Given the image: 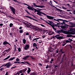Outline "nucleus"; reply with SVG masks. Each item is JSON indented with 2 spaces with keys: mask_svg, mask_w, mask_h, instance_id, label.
<instances>
[{
  "mask_svg": "<svg viewBox=\"0 0 75 75\" xmlns=\"http://www.w3.org/2000/svg\"><path fill=\"white\" fill-rule=\"evenodd\" d=\"M4 69L3 68H1L0 69V71H3V70Z\"/></svg>",
  "mask_w": 75,
  "mask_h": 75,
  "instance_id": "e2e57ef3",
  "label": "nucleus"
},
{
  "mask_svg": "<svg viewBox=\"0 0 75 75\" xmlns=\"http://www.w3.org/2000/svg\"><path fill=\"white\" fill-rule=\"evenodd\" d=\"M64 33L66 34H68V32H67L66 31H65L64 32Z\"/></svg>",
  "mask_w": 75,
  "mask_h": 75,
  "instance_id": "8fccbe9b",
  "label": "nucleus"
},
{
  "mask_svg": "<svg viewBox=\"0 0 75 75\" xmlns=\"http://www.w3.org/2000/svg\"><path fill=\"white\" fill-rule=\"evenodd\" d=\"M3 24L2 23H0V26H3Z\"/></svg>",
  "mask_w": 75,
  "mask_h": 75,
  "instance_id": "4d7b16f0",
  "label": "nucleus"
},
{
  "mask_svg": "<svg viewBox=\"0 0 75 75\" xmlns=\"http://www.w3.org/2000/svg\"><path fill=\"white\" fill-rule=\"evenodd\" d=\"M30 75H37V73L34 72L33 73H31Z\"/></svg>",
  "mask_w": 75,
  "mask_h": 75,
  "instance_id": "6ab92c4d",
  "label": "nucleus"
},
{
  "mask_svg": "<svg viewBox=\"0 0 75 75\" xmlns=\"http://www.w3.org/2000/svg\"><path fill=\"white\" fill-rule=\"evenodd\" d=\"M56 33H61V30H56L55 32Z\"/></svg>",
  "mask_w": 75,
  "mask_h": 75,
  "instance_id": "bb28decb",
  "label": "nucleus"
},
{
  "mask_svg": "<svg viewBox=\"0 0 75 75\" xmlns=\"http://www.w3.org/2000/svg\"><path fill=\"white\" fill-rule=\"evenodd\" d=\"M52 6L53 7V8H56V10L59 11H62V10H61V9H59L57 8V7H56L54 6Z\"/></svg>",
  "mask_w": 75,
  "mask_h": 75,
  "instance_id": "2eb2a0df",
  "label": "nucleus"
},
{
  "mask_svg": "<svg viewBox=\"0 0 75 75\" xmlns=\"http://www.w3.org/2000/svg\"><path fill=\"white\" fill-rule=\"evenodd\" d=\"M18 50L19 52H20L21 51V48H20V47L18 48Z\"/></svg>",
  "mask_w": 75,
  "mask_h": 75,
  "instance_id": "cd10ccee",
  "label": "nucleus"
},
{
  "mask_svg": "<svg viewBox=\"0 0 75 75\" xmlns=\"http://www.w3.org/2000/svg\"><path fill=\"white\" fill-rule=\"evenodd\" d=\"M54 34V33L53 32H52V30H50L49 31L48 33V35H53Z\"/></svg>",
  "mask_w": 75,
  "mask_h": 75,
  "instance_id": "0eeeda50",
  "label": "nucleus"
},
{
  "mask_svg": "<svg viewBox=\"0 0 75 75\" xmlns=\"http://www.w3.org/2000/svg\"><path fill=\"white\" fill-rule=\"evenodd\" d=\"M25 17H27V18H30V19H32V20H34L35 21H36L35 19H33V18H32L31 17H30V16H25Z\"/></svg>",
  "mask_w": 75,
  "mask_h": 75,
  "instance_id": "dca6fc26",
  "label": "nucleus"
},
{
  "mask_svg": "<svg viewBox=\"0 0 75 75\" xmlns=\"http://www.w3.org/2000/svg\"><path fill=\"white\" fill-rule=\"evenodd\" d=\"M29 48H30V45H26L24 47V48L25 50H27Z\"/></svg>",
  "mask_w": 75,
  "mask_h": 75,
  "instance_id": "423d86ee",
  "label": "nucleus"
},
{
  "mask_svg": "<svg viewBox=\"0 0 75 75\" xmlns=\"http://www.w3.org/2000/svg\"><path fill=\"white\" fill-rule=\"evenodd\" d=\"M26 35H29V33L27 32L26 33Z\"/></svg>",
  "mask_w": 75,
  "mask_h": 75,
  "instance_id": "c03bdc74",
  "label": "nucleus"
},
{
  "mask_svg": "<svg viewBox=\"0 0 75 75\" xmlns=\"http://www.w3.org/2000/svg\"><path fill=\"white\" fill-rule=\"evenodd\" d=\"M70 27H75V24H73L71 25H70Z\"/></svg>",
  "mask_w": 75,
  "mask_h": 75,
  "instance_id": "2f4dec72",
  "label": "nucleus"
},
{
  "mask_svg": "<svg viewBox=\"0 0 75 75\" xmlns=\"http://www.w3.org/2000/svg\"><path fill=\"white\" fill-rule=\"evenodd\" d=\"M11 66V64L10 63V62L8 63L7 64L5 65V67H6L8 68H10V66Z\"/></svg>",
  "mask_w": 75,
  "mask_h": 75,
  "instance_id": "39448f33",
  "label": "nucleus"
},
{
  "mask_svg": "<svg viewBox=\"0 0 75 75\" xmlns=\"http://www.w3.org/2000/svg\"><path fill=\"white\" fill-rule=\"evenodd\" d=\"M9 8L11 11H12L13 13L14 14H16V9H15L13 7L10 6Z\"/></svg>",
  "mask_w": 75,
  "mask_h": 75,
  "instance_id": "f03ea898",
  "label": "nucleus"
},
{
  "mask_svg": "<svg viewBox=\"0 0 75 75\" xmlns=\"http://www.w3.org/2000/svg\"><path fill=\"white\" fill-rule=\"evenodd\" d=\"M14 64H20V62H14Z\"/></svg>",
  "mask_w": 75,
  "mask_h": 75,
  "instance_id": "c756f323",
  "label": "nucleus"
},
{
  "mask_svg": "<svg viewBox=\"0 0 75 75\" xmlns=\"http://www.w3.org/2000/svg\"><path fill=\"white\" fill-rule=\"evenodd\" d=\"M16 61H17L18 62V61H19L20 59H19L18 58H17L16 59Z\"/></svg>",
  "mask_w": 75,
  "mask_h": 75,
  "instance_id": "4c0bfd02",
  "label": "nucleus"
},
{
  "mask_svg": "<svg viewBox=\"0 0 75 75\" xmlns=\"http://www.w3.org/2000/svg\"><path fill=\"white\" fill-rule=\"evenodd\" d=\"M23 44H25V43H26V40H25V39H23Z\"/></svg>",
  "mask_w": 75,
  "mask_h": 75,
  "instance_id": "393cba45",
  "label": "nucleus"
},
{
  "mask_svg": "<svg viewBox=\"0 0 75 75\" xmlns=\"http://www.w3.org/2000/svg\"><path fill=\"white\" fill-rule=\"evenodd\" d=\"M24 4V5H26V6H29V5L26 4Z\"/></svg>",
  "mask_w": 75,
  "mask_h": 75,
  "instance_id": "09e8293b",
  "label": "nucleus"
},
{
  "mask_svg": "<svg viewBox=\"0 0 75 75\" xmlns=\"http://www.w3.org/2000/svg\"><path fill=\"white\" fill-rule=\"evenodd\" d=\"M22 28H23V27L21 26L19 27V29L20 30H21V29H22Z\"/></svg>",
  "mask_w": 75,
  "mask_h": 75,
  "instance_id": "49530a36",
  "label": "nucleus"
},
{
  "mask_svg": "<svg viewBox=\"0 0 75 75\" xmlns=\"http://www.w3.org/2000/svg\"><path fill=\"white\" fill-rule=\"evenodd\" d=\"M38 65H40V66H42V64H41V63H39Z\"/></svg>",
  "mask_w": 75,
  "mask_h": 75,
  "instance_id": "6e6d98bb",
  "label": "nucleus"
},
{
  "mask_svg": "<svg viewBox=\"0 0 75 75\" xmlns=\"http://www.w3.org/2000/svg\"><path fill=\"white\" fill-rule=\"evenodd\" d=\"M33 47H37V44H36V43H34L33 44Z\"/></svg>",
  "mask_w": 75,
  "mask_h": 75,
  "instance_id": "c85d7f7f",
  "label": "nucleus"
},
{
  "mask_svg": "<svg viewBox=\"0 0 75 75\" xmlns=\"http://www.w3.org/2000/svg\"><path fill=\"white\" fill-rule=\"evenodd\" d=\"M10 57V56H9L7 57L6 58H5L4 59V61H5V60H7V59H8V58H9Z\"/></svg>",
  "mask_w": 75,
  "mask_h": 75,
  "instance_id": "412c9836",
  "label": "nucleus"
},
{
  "mask_svg": "<svg viewBox=\"0 0 75 75\" xmlns=\"http://www.w3.org/2000/svg\"><path fill=\"white\" fill-rule=\"evenodd\" d=\"M25 11H26V13H28V14H30V13H29V12H28V11H27V10H25Z\"/></svg>",
  "mask_w": 75,
  "mask_h": 75,
  "instance_id": "ea45409f",
  "label": "nucleus"
},
{
  "mask_svg": "<svg viewBox=\"0 0 75 75\" xmlns=\"http://www.w3.org/2000/svg\"><path fill=\"white\" fill-rule=\"evenodd\" d=\"M28 6L27 7V8H28V9L30 10H32V11H35V12H37V14L39 15V16H42V15H41V14H42L46 16L47 18H48V19H50V20H53V19H54V17L49 16L46 14H45V13L41 12H40V10H38L37 9H36L30 6Z\"/></svg>",
  "mask_w": 75,
  "mask_h": 75,
  "instance_id": "f257e3e1",
  "label": "nucleus"
},
{
  "mask_svg": "<svg viewBox=\"0 0 75 75\" xmlns=\"http://www.w3.org/2000/svg\"><path fill=\"white\" fill-rule=\"evenodd\" d=\"M54 38V36L50 38V40H52V38Z\"/></svg>",
  "mask_w": 75,
  "mask_h": 75,
  "instance_id": "3c124183",
  "label": "nucleus"
},
{
  "mask_svg": "<svg viewBox=\"0 0 75 75\" xmlns=\"http://www.w3.org/2000/svg\"><path fill=\"white\" fill-rule=\"evenodd\" d=\"M54 61V59H52L50 61L51 64H52V62Z\"/></svg>",
  "mask_w": 75,
  "mask_h": 75,
  "instance_id": "58836bf2",
  "label": "nucleus"
},
{
  "mask_svg": "<svg viewBox=\"0 0 75 75\" xmlns=\"http://www.w3.org/2000/svg\"><path fill=\"white\" fill-rule=\"evenodd\" d=\"M66 41V42L68 43V42H70L72 41V40L70 38H69V39L67 40Z\"/></svg>",
  "mask_w": 75,
  "mask_h": 75,
  "instance_id": "4468645a",
  "label": "nucleus"
},
{
  "mask_svg": "<svg viewBox=\"0 0 75 75\" xmlns=\"http://www.w3.org/2000/svg\"><path fill=\"white\" fill-rule=\"evenodd\" d=\"M20 75V73L19 72H17L16 74H14V75Z\"/></svg>",
  "mask_w": 75,
  "mask_h": 75,
  "instance_id": "f704fd0d",
  "label": "nucleus"
},
{
  "mask_svg": "<svg viewBox=\"0 0 75 75\" xmlns=\"http://www.w3.org/2000/svg\"><path fill=\"white\" fill-rule=\"evenodd\" d=\"M21 75H24V73H22L21 74Z\"/></svg>",
  "mask_w": 75,
  "mask_h": 75,
  "instance_id": "774afa93",
  "label": "nucleus"
},
{
  "mask_svg": "<svg viewBox=\"0 0 75 75\" xmlns=\"http://www.w3.org/2000/svg\"><path fill=\"white\" fill-rule=\"evenodd\" d=\"M20 64H25V63H24V62H20Z\"/></svg>",
  "mask_w": 75,
  "mask_h": 75,
  "instance_id": "864d4df0",
  "label": "nucleus"
},
{
  "mask_svg": "<svg viewBox=\"0 0 75 75\" xmlns=\"http://www.w3.org/2000/svg\"><path fill=\"white\" fill-rule=\"evenodd\" d=\"M67 37L68 38L71 37V35H67Z\"/></svg>",
  "mask_w": 75,
  "mask_h": 75,
  "instance_id": "c9c22d12",
  "label": "nucleus"
},
{
  "mask_svg": "<svg viewBox=\"0 0 75 75\" xmlns=\"http://www.w3.org/2000/svg\"><path fill=\"white\" fill-rule=\"evenodd\" d=\"M15 58H16V57H13V58H11L9 59L8 61H11L12 60H13V59H15Z\"/></svg>",
  "mask_w": 75,
  "mask_h": 75,
  "instance_id": "5701e85b",
  "label": "nucleus"
},
{
  "mask_svg": "<svg viewBox=\"0 0 75 75\" xmlns=\"http://www.w3.org/2000/svg\"><path fill=\"white\" fill-rule=\"evenodd\" d=\"M74 11V13H73V14H75V10H74V11Z\"/></svg>",
  "mask_w": 75,
  "mask_h": 75,
  "instance_id": "338daca9",
  "label": "nucleus"
},
{
  "mask_svg": "<svg viewBox=\"0 0 75 75\" xmlns=\"http://www.w3.org/2000/svg\"><path fill=\"white\" fill-rule=\"evenodd\" d=\"M26 27H28L29 28V27H30V25H29V24H28V23H27V24H26Z\"/></svg>",
  "mask_w": 75,
  "mask_h": 75,
  "instance_id": "473e14b6",
  "label": "nucleus"
},
{
  "mask_svg": "<svg viewBox=\"0 0 75 75\" xmlns=\"http://www.w3.org/2000/svg\"><path fill=\"white\" fill-rule=\"evenodd\" d=\"M19 32L20 34H22L23 33V30L21 29L19 30Z\"/></svg>",
  "mask_w": 75,
  "mask_h": 75,
  "instance_id": "aec40b11",
  "label": "nucleus"
},
{
  "mask_svg": "<svg viewBox=\"0 0 75 75\" xmlns=\"http://www.w3.org/2000/svg\"><path fill=\"white\" fill-rule=\"evenodd\" d=\"M62 29H67V28H68V26L66 25L62 26Z\"/></svg>",
  "mask_w": 75,
  "mask_h": 75,
  "instance_id": "f3484780",
  "label": "nucleus"
},
{
  "mask_svg": "<svg viewBox=\"0 0 75 75\" xmlns=\"http://www.w3.org/2000/svg\"><path fill=\"white\" fill-rule=\"evenodd\" d=\"M70 33L71 34H72L73 35H74V34H75V28L73 29V30L70 32Z\"/></svg>",
  "mask_w": 75,
  "mask_h": 75,
  "instance_id": "9b49d317",
  "label": "nucleus"
},
{
  "mask_svg": "<svg viewBox=\"0 0 75 75\" xmlns=\"http://www.w3.org/2000/svg\"><path fill=\"white\" fill-rule=\"evenodd\" d=\"M40 25H41V26H42V27H45V26L42 25V24H40Z\"/></svg>",
  "mask_w": 75,
  "mask_h": 75,
  "instance_id": "e433bc0d",
  "label": "nucleus"
},
{
  "mask_svg": "<svg viewBox=\"0 0 75 75\" xmlns=\"http://www.w3.org/2000/svg\"><path fill=\"white\" fill-rule=\"evenodd\" d=\"M30 57H33L30 55L26 56L24 57L22 59H24V60H26V59H27L28 58Z\"/></svg>",
  "mask_w": 75,
  "mask_h": 75,
  "instance_id": "1a4fd4ad",
  "label": "nucleus"
},
{
  "mask_svg": "<svg viewBox=\"0 0 75 75\" xmlns=\"http://www.w3.org/2000/svg\"><path fill=\"white\" fill-rule=\"evenodd\" d=\"M54 26H55V27H58V25H57L56 24L54 25Z\"/></svg>",
  "mask_w": 75,
  "mask_h": 75,
  "instance_id": "bf43d9fd",
  "label": "nucleus"
},
{
  "mask_svg": "<svg viewBox=\"0 0 75 75\" xmlns=\"http://www.w3.org/2000/svg\"><path fill=\"white\" fill-rule=\"evenodd\" d=\"M25 63H26L27 64H28V65H31V64L29 63L27 61H24Z\"/></svg>",
  "mask_w": 75,
  "mask_h": 75,
  "instance_id": "b1692460",
  "label": "nucleus"
},
{
  "mask_svg": "<svg viewBox=\"0 0 75 75\" xmlns=\"http://www.w3.org/2000/svg\"><path fill=\"white\" fill-rule=\"evenodd\" d=\"M40 18L41 20H43V21H45V22L46 23H47V24H50V23L48 22H47V21H45L42 18Z\"/></svg>",
  "mask_w": 75,
  "mask_h": 75,
  "instance_id": "4be33fe9",
  "label": "nucleus"
},
{
  "mask_svg": "<svg viewBox=\"0 0 75 75\" xmlns=\"http://www.w3.org/2000/svg\"><path fill=\"white\" fill-rule=\"evenodd\" d=\"M45 35L42 36V37H43L42 38H45Z\"/></svg>",
  "mask_w": 75,
  "mask_h": 75,
  "instance_id": "052dcab7",
  "label": "nucleus"
},
{
  "mask_svg": "<svg viewBox=\"0 0 75 75\" xmlns=\"http://www.w3.org/2000/svg\"><path fill=\"white\" fill-rule=\"evenodd\" d=\"M7 44H9L10 45H11L10 43L6 41H5L3 42V45H7Z\"/></svg>",
  "mask_w": 75,
  "mask_h": 75,
  "instance_id": "f8f14e48",
  "label": "nucleus"
},
{
  "mask_svg": "<svg viewBox=\"0 0 75 75\" xmlns=\"http://www.w3.org/2000/svg\"><path fill=\"white\" fill-rule=\"evenodd\" d=\"M59 35H57L55 36V37H56L57 39L58 40H61V39H62V36H59Z\"/></svg>",
  "mask_w": 75,
  "mask_h": 75,
  "instance_id": "9d476101",
  "label": "nucleus"
},
{
  "mask_svg": "<svg viewBox=\"0 0 75 75\" xmlns=\"http://www.w3.org/2000/svg\"><path fill=\"white\" fill-rule=\"evenodd\" d=\"M67 11H69V12H70V11H71V10H67Z\"/></svg>",
  "mask_w": 75,
  "mask_h": 75,
  "instance_id": "680f3d73",
  "label": "nucleus"
},
{
  "mask_svg": "<svg viewBox=\"0 0 75 75\" xmlns=\"http://www.w3.org/2000/svg\"><path fill=\"white\" fill-rule=\"evenodd\" d=\"M50 3L51 4V5H52V1H50Z\"/></svg>",
  "mask_w": 75,
  "mask_h": 75,
  "instance_id": "603ef678",
  "label": "nucleus"
},
{
  "mask_svg": "<svg viewBox=\"0 0 75 75\" xmlns=\"http://www.w3.org/2000/svg\"><path fill=\"white\" fill-rule=\"evenodd\" d=\"M11 50V49H10V48H9L7 50H5V51L6 52H7V51H10Z\"/></svg>",
  "mask_w": 75,
  "mask_h": 75,
  "instance_id": "72a5a7b5",
  "label": "nucleus"
},
{
  "mask_svg": "<svg viewBox=\"0 0 75 75\" xmlns=\"http://www.w3.org/2000/svg\"><path fill=\"white\" fill-rule=\"evenodd\" d=\"M38 39H40V38H38L34 39L32 41H35V40H38Z\"/></svg>",
  "mask_w": 75,
  "mask_h": 75,
  "instance_id": "a878e982",
  "label": "nucleus"
},
{
  "mask_svg": "<svg viewBox=\"0 0 75 75\" xmlns=\"http://www.w3.org/2000/svg\"><path fill=\"white\" fill-rule=\"evenodd\" d=\"M62 8H63V9H65V10H67V8H65V7H64V6H62Z\"/></svg>",
  "mask_w": 75,
  "mask_h": 75,
  "instance_id": "a19ab883",
  "label": "nucleus"
},
{
  "mask_svg": "<svg viewBox=\"0 0 75 75\" xmlns=\"http://www.w3.org/2000/svg\"><path fill=\"white\" fill-rule=\"evenodd\" d=\"M70 47L71 50H74V49H73V47H72V46H71V45H70Z\"/></svg>",
  "mask_w": 75,
  "mask_h": 75,
  "instance_id": "79ce46f5",
  "label": "nucleus"
},
{
  "mask_svg": "<svg viewBox=\"0 0 75 75\" xmlns=\"http://www.w3.org/2000/svg\"><path fill=\"white\" fill-rule=\"evenodd\" d=\"M53 29L54 30V31H55V32H56V31H57V29L54 28H53Z\"/></svg>",
  "mask_w": 75,
  "mask_h": 75,
  "instance_id": "a18cd8bd",
  "label": "nucleus"
},
{
  "mask_svg": "<svg viewBox=\"0 0 75 75\" xmlns=\"http://www.w3.org/2000/svg\"><path fill=\"white\" fill-rule=\"evenodd\" d=\"M54 27H55V26H54V25H53V26H52V28L53 29L54 28Z\"/></svg>",
  "mask_w": 75,
  "mask_h": 75,
  "instance_id": "0e129e2a",
  "label": "nucleus"
},
{
  "mask_svg": "<svg viewBox=\"0 0 75 75\" xmlns=\"http://www.w3.org/2000/svg\"><path fill=\"white\" fill-rule=\"evenodd\" d=\"M28 70L27 71V73L28 74H30V72H31V69L29 67H28Z\"/></svg>",
  "mask_w": 75,
  "mask_h": 75,
  "instance_id": "a211bd4d",
  "label": "nucleus"
},
{
  "mask_svg": "<svg viewBox=\"0 0 75 75\" xmlns=\"http://www.w3.org/2000/svg\"><path fill=\"white\" fill-rule=\"evenodd\" d=\"M5 75H8V72H7L6 73V74Z\"/></svg>",
  "mask_w": 75,
  "mask_h": 75,
  "instance_id": "69168bd1",
  "label": "nucleus"
},
{
  "mask_svg": "<svg viewBox=\"0 0 75 75\" xmlns=\"http://www.w3.org/2000/svg\"><path fill=\"white\" fill-rule=\"evenodd\" d=\"M27 70V68H25L24 69L20 70L19 71V72L21 73H23H23H24V72H25Z\"/></svg>",
  "mask_w": 75,
  "mask_h": 75,
  "instance_id": "20e7f679",
  "label": "nucleus"
},
{
  "mask_svg": "<svg viewBox=\"0 0 75 75\" xmlns=\"http://www.w3.org/2000/svg\"><path fill=\"white\" fill-rule=\"evenodd\" d=\"M46 69H47V68H48V65H47V66L46 67Z\"/></svg>",
  "mask_w": 75,
  "mask_h": 75,
  "instance_id": "5fc2aeb1",
  "label": "nucleus"
},
{
  "mask_svg": "<svg viewBox=\"0 0 75 75\" xmlns=\"http://www.w3.org/2000/svg\"><path fill=\"white\" fill-rule=\"evenodd\" d=\"M13 23H11L10 24H9V26L10 27H12V26H13Z\"/></svg>",
  "mask_w": 75,
  "mask_h": 75,
  "instance_id": "7c9ffc66",
  "label": "nucleus"
},
{
  "mask_svg": "<svg viewBox=\"0 0 75 75\" xmlns=\"http://www.w3.org/2000/svg\"><path fill=\"white\" fill-rule=\"evenodd\" d=\"M16 67H17L16 66H15L14 67H12L11 68V69H13V68H16Z\"/></svg>",
  "mask_w": 75,
  "mask_h": 75,
  "instance_id": "13d9d810",
  "label": "nucleus"
},
{
  "mask_svg": "<svg viewBox=\"0 0 75 75\" xmlns=\"http://www.w3.org/2000/svg\"><path fill=\"white\" fill-rule=\"evenodd\" d=\"M29 39L30 40H32V38H31V35H30Z\"/></svg>",
  "mask_w": 75,
  "mask_h": 75,
  "instance_id": "de8ad7c7",
  "label": "nucleus"
},
{
  "mask_svg": "<svg viewBox=\"0 0 75 75\" xmlns=\"http://www.w3.org/2000/svg\"><path fill=\"white\" fill-rule=\"evenodd\" d=\"M54 68H57L58 67V66L54 65Z\"/></svg>",
  "mask_w": 75,
  "mask_h": 75,
  "instance_id": "37998d69",
  "label": "nucleus"
},
{
  "mask_svg": "<svg viewBox=\"0 0 75 75\" xmlns=\"http://www.w3.org/2000/svg\"><path fill=\"white\" fill-rule=\"evenodd\" d=\"M53 20H54L58 21V22H59V23H60V22H59V21H63V20L60 19H54Z\"/></svg>",
  "mask_w": 75,
  "mask_h": 75,
  "instance_id": "ddd939ff",
  "label": "nucleus"
},
{
  "mask_svg": "<svg viewBox=\"0 0 75 75\" xmlns=\"http://www.w3.org/2000/svg\"><path fill=\"white\" fill-rule=\"evenodd\" d=\"M67 42L66 40H64V41H62L61 42V44L62 46H65V45L67 44Z\"/></svg>",
  "mask_w": 75,
  "mask_h": 75,
  "instance_id": "6e6552de",
  "label": "nucleus"
},
{
  "mask_svg": "<svg viewBox=\"0 0 75 75\" xmlns=\"http://www.w3.org/2000/svg\"><path fill=\"white\" fill-rule=\"evenodd\" d=\"M33 4L34 6H35V7H36L43 8V7H45L44 6H43L37 5L36 4H35V3H33Z\"/></svg>",
  "mask_w": 75,
  "mask_h": 75,
  "instance_id": "7ed1b4c3",
  "label": "nucleus"
}]
</instances>
